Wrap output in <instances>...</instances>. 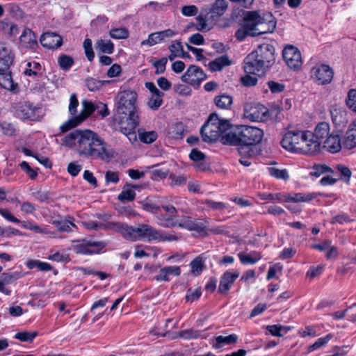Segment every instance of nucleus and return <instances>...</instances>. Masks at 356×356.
Instances as JSON below:
<instances>
[{
  "mask_svg": "<svg viewBox=\"0 0 356 356\" xmlns=\"http://www.w3.org/2000/svg\"><path fill=\"white\" fill-rule=\"evenodd\" d=\"M52 224L58 229V231L63 232H72V227L76 228V225L74 222V218L71 216H66L63 219L54 220Z\"/></svg>",
  "mask_w": 356,
  "mask_h": 356,
  "instance_id": "7c9ffc66",
  "label": "nucleus"
},
{
  "mask_svg": "<svg viewBox=\"0 0 356 356\" xmlns=\"http://www.w3.org/2000/svg\"><path fill=\"white\" fill-rule=\"evenodd\" d=\"M227 6L226 0H216L211 8L212 21H216V19L223 15L227 9Z\"/></svg>",
  "mask_w": 356,
  "mask_h": 356,
  "instance_id": "2f4dec72",
  "label": "nucleus"
},
{
  "mask_svg": "<svg viewBox=\"0 0 356 356\" xmlns=\"http://www.w3.org/2000/svg\"><path fill=\"white\" fill-rule=\"evenodd\" d=\"M346 105L350 110L356 113V89H350L348 91Z\"/></svg>",
  "mask_w": 356,
  "mask_h": 356,
  "instance_id": "5fc2aeb1",
  "label": "nucleus"
},
{
  "mask_svg": "<svg viewBox=\"0 0 356 356\" xmlns=\"http://www.w3.org/2000/svg\"><path fill=\"white\" fill-rule=\"evenodd\" d=\"M0 86L9 90H13L15 89L11 73L8 72V70L0 72Z\"/></svg>",
  "mask_w": 356,
  "mask_h": 356,
  "instance_id": "4c0bfd02",
  "label": "nucleus"
},
{
  "mask_svg": "<svg viewBox=\"0 0 356 356\" xmlns=\"http://www.w3.org/2000/svg\"><path fill=\"white\" fill-rule=\"evenodd\" d=\"M95 48L97 51L111 54L114 51V44L110 40H98L95 43Z\"/></svg>",
  "mask_w": 356,
  "mask_h": 356,
  "instance_id": "58836bf2",
  "label": "nucleus"
},
{
  "mask_svg": "<svg viewBox=\"0 0 356 356\" xmlns=\"http://www.w3.org/2000/svg\"><path fill=\"white\" fill-rule=\"evenodd\" d=\"M14 59L15 54L10 47L5 42H0V72L8 70Z\"/></svg>",
  "mask_w": 356,
  "mask_h": 356,
  "instance_id": "6ab92c4d",
  "label": "nucleus"
},
{
  "mask_svg": "<svg viewBox=\"0 0 356 356\" xmlns=\"http://www.w3.org/2000/svg\"><path fill=\"white\" fill-rule=\"evenodd\" d=\"M235 35L240 41L243 40L247 35L255 36L252 22L247 19V13L243 17V24L236 31Z\"/></svg>",
  "mask_w": 356,
  "mask_h": 356,
  "instance_id": "a878e982",
  "label": "nucleus"
},
{
  "mask_svg": "<svg viewBox=\"0 0 356 356\" xmlns=\"http://www.w3.org/2000/svg\"><path fill=\"white\" fill-rule=\"evenodd\" d=\"M275 49L269 44H262L249 54L244 61V70L248 74H263L275 62Z\"/></svg>",
  "mask_w": 356,
  "mask_h": 356,
  "instance_id": "7ed1b4c3",
  "label": "nucleus"
},
{
  "mask_svg": "<svg viewBox=\"0 0 356 356\" xmlns=\"http://www.w3.org/2000/svg\"><path fill=\"white\" fill-rule=\"evenodd\" d=\"M196 25L195 29L197 31H209L211 29V26L208 23V20L202 15H198L195 18Z\"/></svg>",
  "mask_w": 356,
  "mask_h": 356,
  "instance_id": "603ef678",
  "label": "nucleus"
},
{
  "mask_svg": "<svg viewBox=\"0 0 356 356\" xmlns=\"http://www.w3.org/2000/svg\"><path fill=\"white\" fill-rule=\"evenodd\" d=\"M180 336L185 339L204 338L203 331L195 330H185L181 332Z\"/></svg>",
  "mask_w": 356,
  "mask_h": 356,
  "instance_id": "09e8293b",
  "label": "nucleus"
},
{
  "mask_svg": "<svg viewBox=\"0 0 356 356\" xmlns=\"http://www.w3.org/2000/svg\"><path fill=\"white\" fill-rule=\"evenodd\" d=\"M308 135L309 133L307 131H289L284 135L281 145L284 149L290 152L312 154V152L308 149L309 147Z\"/></svg>",
  "mask_w": 356,
  "mask_h": 356,
  "instance_id": "39448f33",
  "label": "nucleus"
},
{
  "mask_svg": "<svg viewBox=\"0 0 356 356\" xmlns=\"http://www.w3.org/2000/svg\"><path fill=\"white\" fill-rule=\"evenodd\" d=\"M156 218L157 223L161 227H170L177 226V221L174 220V219L170 216L165 217L161 214L158 215Z\"/></svg>",
  "mask_w": 356,
  "mask_h": 356,
  "instance_id": "8fccbe9b",
  "label": "nucleus"
},
{
  "mask_svg": "<svg viewBox=\"0 0 356 356\" xmlns=\"http://www.w3.org/2000/svg\"><path fill=\"white\" fill-rule=\"evenodd\" d=\"M162 42L158 32L150 33L147 40H143L140 43L141 46L148 45L154 46Z\"/></svg>",
  "mask_w": 356,
  "mask_h": 356,
  "instance_id": "864d4df0",
  "label": "nucleus"
},
{
  "mask_svg": "<svg viewBox=\"0 0 356 356\" xmlns=\"http://www.w3.org/2000/svg\"><path fill=\"white\" fill-rule=\"evenodd\" d=\"M81 105L82 109L79 114L73 116L60 125V130L62 133L67 132L81 124L96 110V105L90 101L84 99L81 102Z\"/></svg>",
  "mask_w": 356,
  "mask_h": 356,
  "instance_id": "9d476101",
  "label": "nucleus"
},
{
  "mask_svg": "<svg viewBox=\"0 0 356 356\" xmlns=\"http://www.w3.org/2000/svg\"><path fill=\"white\" fill-rule=\"evenodd\" d=\"M204 261L200 256L197 257L190 263V266L191 268V273L194 276H198L201 274L204 267Z\"/></svg>",
  "mask_w": 356,
  "mask_h": 356,
  "instance_id": "c03bdc74",
  "label": "nucleus"
},
{
  "mask_svg": "<svg viewBox=\"0 0 356 356\" xmlns=\"http://www.w3.org/2000/svg\"><path fill=\"white\" fill-rule=\"evenodd\" d=\"M21 277V273L17 271L2 273L0 276V292L6 296H10L12 291L9 288H6V285L12 284Z\"/></svg>",
  "mask_w": 356,
  "mask_h": 356,
  "instance_id": "4be33fe9",
  "label": "nucleus"
},
{
  "mask_svg": "<svg viewBox=\"0 0 356 356\" xmlns=\"http://www.w3.org/2000/svg\"><path fill=\"white\" fill-rule=\"evenodd\" d=\"M343 145L347 149H352L356 147V119L350 124Z\"/></svg>",
  "mask_w": 356,
  "mask_h": 356,
  "instance_id": "72a5a7b5",
  "label": "nucleus"
},
{
  "mask_svg": "<svg viewBox=\"0 0 356 356\" xmlns=\"http://www.w3.org/2000/svg\"><path fill=\"white\" fill-rule=\"evenodd\" d=\"M122 72V67L120 65L113 64L107 71L106 75L109 78L118 76Z\"/></svg>",
  "mask_w": 356,
  "mask_h": 356,
  "instance_id": "69168bd1",
  "label": "nucleus"
},
{
  "mask_svg": "<svg viewBox=\"0 0 356 356\" xmlns=\"http://www.w3.org/2000/svg\"><path fill=\"white\" fill-rule=\"evenodd\" d=\"M311 79L318 85L329 84L333 79L332 69L325 64H316L310 70Z\"/></svg>",
  "mask_w": 356,
  "mask_h": 356,
  "instance_id": "f8f14e48",
  "label": "nucleus"
},
{
  "mask_svg": "<svg viewBox=\"0 0 356 356\" xmlns=\"http://www.w3.org/2000/svg\"><path fill=\"white\" fill-rule=\"evenodd\" d=\"M238 336L236 334H232L229 336H217L211 339V344L215 349L222 348L225 345L234 344L238 341Z\"/></svg>",
  "mask_w": 356,
  "mask_h": 356,
  "instance_id": "bb28decb",
  "label": "nucleus"
},
{
  "mask_svg": "<svg viewBox=\"0 0 356 356\" xmlns=\"http://www.w3.org/2000/svg\"><path fill=\"white\" fill-rule=\"evenodd\" d=\"M19 41L22 46L26 49H35L38 46L36 36L29 29L24 30L20 35Z\"/></svg>",
  "mask_w": 356,
  "mask_h": 356,
  "instance_id": "cd10ccee",
  "label": "nucleus"
},
{
  "mask_svg": "<svg viewBox=\"0 0 356 356\" xmlns=\"http://www.w3.org/2000/svg\"><path fill=\"white\" fill-rule=\"evenodd\" d=\"M223 144L231 145H243L241 136V127H238L235 131H227L221 138Z\"/></svg>",
  "mask_w": 356,
  "mask_h": 356,
  "instance_id": "393cba45",
  "label": "nucleus"
},
{
  "mask_svg": "<svg viewBox=\"0 0 356 356\" xmlns=\"http://www.w3.org/2000/svg\"><path fill=\"white\" fill-rule=\"evenodd\" d=\"M314 196L310 193H293L284 194V202H305L312 200Z\"/></svg>",
  "mask_w": 356,
  "mask_h": 356,
  "instance_id": "473e14b6",
  "label": "nucleus"
},
{
  "mask_svg": "<svg viewBox=\"0 0 356 356\" xmlns=\"http://www.w3.org/2000/svg\"><path fill=\"white\" fill-rule=\"evenodd\" d=\"M238 257L243 265H254L262 258V255L258 251L240 252L238 253Z\"/></svg>",
  "mask_w": 356,
  "mask_h": 356,
  "instance_id": "c756f323",
  "label": "nucleus"
},
{
  "mask_svg": "<svg viewBox=\"0 0 356 356\" xmlns=\"http://www.w3.org/2000/svg\"><path fill=\"white\" fill-rule=\"evenodd\" d=\"M229 128L228 120L220 119L216 113H212L200 129L201 137L204 142H214L222 138Z\"/></svg>",
  "mask_w": 356,
  "mask_h": 356,
  "instance_id": "423d86ee",
  "label": "nucleus"
},
{
  "mask_svg": "<svg viewBox=\"0 0 356 356\" xmlns=\"http://www.w3.org/2000/svg\"><path fill=\"white\" fill-rule=\"evenodd\" d=\"M283 58L287 65L293 70H297L302 65V61L299 49L293 46H286L282 52Z\"/></svg>",
  "mask_w": 356,
  "mask_h": 356,
  "instance_id": "2eb2a0df",
  "label": "nucleus"
},
{
  "mask_svg": "<svg viewBox=\"0 0 356 356\" xmlns=\"http://www.w3.org/2000/svg\"><path fill=\"white\" fill-rule=\"evenodd\" d=\"M243 116L252 122L265 121L269 118L268 109L257 102H248L244 106Z\"/></svg>",
  "mask_w": 356,
  "mask_h": 356,
  "instance_id": "9b49d317",
  "label": "nucleus"
},
{
  "mask_svg": "<svg viewBox=\"0 0 356 356\" xmlns=\"http://www.w3.org/2000/svg\"><path fill=\"white\" fill-rule=\"evenodd\" d=\"M145 86L150 92L147 103L148 108L153 111L158 110L163 104V92L160 91L153 82H146Z\"/></svg>",
  "mask_w": 356,
  "mask_h": 356,
  "instance_id": "f3484780",
  "label": "nucleus"
},
{
  "mask_svg": "<svg viewBox=\"0 0 356 356\" xmlns=\"http://www.w3.org/2000/svg\"><path fill=\"white\" fill-rule=\"evenodd\" d=\"M240 273L238 270H226L221 276L218 291L221 293H227L232 288L236 280L239 277Z\"/></svg>",
  "mask_w": 356,
  "mask_h": 356,
  "instance_id": "aec40b11",
  "label": "nucleus"
},
{
  "mask_svg": "<svg viewBox=\"0 0 356 356\" xmlns=\"http://www.w3.org/2000/svg\"><path fill=\"white\" fill-rule=\"evenodd\" d=\"M137 93L131 90L120 91L116 97V115L121 131L131 140L136 139L134 129L139 124Z\"/></svg>",
  "mask_w": 356,
  "mask_h": 356,
  "instance_id": "f257e3e1",
  "label": "nucleus"
},
{
  "mask_svg": "<svg viewBox=\"0 0 356 356\" xmlns=\"http://www.w3.org/2000/svg\"><path fill=\"white\" fill-rule=\"evenodd\" d=\"M231 60L227 56H221L216 58L209 63V68L213 72L220 71L223 67L230 65Z\"/></svg>",
  "mask_w": 356,
  "mask_h": 356,
  "instance_id": "e433bc0d",
  "label": "nucleus"
},
{
  "mask_svg": "<svg viewBox=\"0 0 356 356\" xmlns=\"http://www.w3.org/2000/svg\"><path fill=\"white\" fill-rule=\"evenodd\" d=\"M216 105L222 109H228L232 104V97L229 95H222L217 96L214 99Z\"/></svg>",
  "mask_w": 356,
  "mask_h": 356,
  "instance_id": "79ce46f5",
  "label": "nucleus"
},
{
  "mask_svg": "<svg viewBox=\"0 0 356 356\" xmlns=\"http://www.w3.org/2000/svg\"><path fill=\"white\" fill-rule=\"evenodd\" d=\"M90 129H76L61 137V144L80 156H86L89 142L93 140Z\"/></svg>",
  "mask_w": 356,
  "mask_h": 356,
  "instance_id": "20e7f679",
  "label": "nucleus"
},
{
  "mask_svg": "<svg viewBox=\"0 0 356 356\" xmlns=\"http://www.w3.org/2000/svg\"><path fill=\"white\" fill-rule=\"evenodd\" d=\"M109 228L120 233L125 238L131 241L142 240L146 242L175 241L179 237L173 233H164L147 225L140 224L136 227L122 222H111Z\"/></svg>",
  "mask_w": 356,
  "mask_h": 356,
  "instance_id": "f03ea898",
  "label": "nucleus"
},
{
  "mask_svg": "<svg viewBox=\"0 0 356 356\" xmlns=\"http://www.w3.org/2000/svg\"><path fill=\"white\" fill-rule=\"evenodd\" d=\"M330 131V124L326 122H319L313 132L307 131L309 133V135H308L309 142L308 149L312 152V154L321 151L323 142L331 134Z\"/></svg>",
  "mask_w": 356,
  "mask_h": 356,
  "instance_id": "1a4fd4ad",
  "label": "nucleus"
},
{
  "mask_svg": "<svg viewBox=\"0 0 356 356\" xmlns=\"http://www.w3.org/2000/svg\"><path fill=\"white\" fill-rule=\"evenodd\" d=\"M102 242L90 240H76L72 241V248L76 254H99L104 248Z\"/></svg>",
  "mask_w": 356,
  "mask_h": 356,
  "instance_id": "ddd939ff",
  "label": "nucleus"
},
{
  "mask_svg": "<svg viewBox=\"0 0 356 356\" xmlns=\"http://www.w3.org/2000/svg\"><path fill=\"white\" fill-rule=\"evenodd\" d=\"M92 137L93 140L89 142L86 156L99 159L105 162L110 161L114 157L113 150L96 132L92 131Z\"/></svg>",
  "mask_w": 356,
  "mask_h": 356,
  "instance_id": "6e6552de",
  "label": "nucleus"
},
{
  "mask_svg": "<svg viewBox=\"0 0 356 356\" xmlns=\"http://www.w3.org/2000/svg\"><path fill=\"white\" fill-rule=\"evenodd\" d=\"M176 227L184 228L189 231H196L197 232H200L204 229V224L201 221L188 216L184 217L179 222H177Z\"/></svg>",
  "mask_w": 356,
  "mask_h": 356,
  "instance_id": "5701e85b",
  "label": "nucleus"
},
{
  "mask_svg": "<svg viewBox=\"0 0 356 356\" xmlns=\"http://www.w3.org/2000/svg\"><path fill=\"white\" fill-rule=\"evenodd\" d=\"M78 106L79 101L76 94H72L70 97V104L68 106V111L70 115L75 116Z\"/></svg>",
  "mask_w": 356,
  "mask_h": 356,
  "instance_id": "680f3d73",
  "label": "nucleus"
},
{
  "mask_svg": "<svg viewBox=\"0 0 356 356\" xmlns=\"http://www.w3.org/2000/svg\"><path fill=\"white\" fill-rule=\"evenodd\" d=\"M40 108L29 102L21 103L17 106V115L23 120H37L40 117Z\"/></svg>",
  "mask_w": 356,
  "mask_h": 356,
  "instance_id": "a211bd4d",
  "label": "nucleus"
},
{
  "mask_svg": "<svg viewBox=\"0 0 356 356\" xmlns=\"http://www.w3.org/2000/svg\"><path fill=\"white\" fill-rule=\"evenodd\" d=\"M180 274L181 269L179 266H169L161 268L155 279L157 281H168L170 275L179 276Z\"/></svg>",
  "mask_w": 356,
  "mask_h": 356,
  "instance_id": "c85d7f7f",
  "label": "nucleus"
},
{
  "mask_svg": "<svg viewBox=\"0 0 356 356\" xmlns=\"http://www.w3.org/2000/svg\"><path fill=\"white\" fill-rule=\"evenodd\" d=\"M136 186L131 184H125L122 188V192L118 195V199L121 202L133 201L136 197L134 188Z\"/></svg>",
  "mask_w": 356,
  "mask_h": 356,
  "instance_id": "f704fd0d",
  "label": "nucleus"
},
{
  "mask_svg": "<svg viewBox=\"0 0 356 356\" xmlns=\"http://www.w3.org/2000/svg\"><path fill=\"white\" fill-rule=\"evenodd\" d=\"M337 169L340 172L341 179L345 181H348L352 175L350 170L343 165H338Z\"/></svg>",
  "mask_w": 356,
  "mask_h": 356,
  "instance_id": "e2e57ef3",
  "label": "nucleus"
},
{
  "mask_svg": "<svg viewBox=\"0 0 356 356\" xmlns=\"http://www.w3.org/2000/svg\"><path fill=\"white\" fill-rule=\"evenodd\" d=\"M341 140L339 134L331 133L321 145V149L332 154L337 153L341 149Z\"/></svg>",
  "mask_w": 356,
  "mask_h": 356,
  "instance_id": "412c9836",
  "label": "nucleus"
},
{
  "mask_svg": "<svg viewBox=\"0 0 356 356\" xmlns=\"http://www.w3.org/2000/svg\"><path fill=\"white\" fill-rule=\"evenodd\" d=\"M109 35L113 39H126L129 36V32L125 28H118L111 29Z\"/></svg>",
  "mask_w": 356,
  "mask_h": 356,
  "instance_id": "3c124183",
  "label": "nucleus"
},
{
  "mask_svg": "<svg viewBox=\"0 0 356 356\" xmlns=\"http://www.w3.org/2000/svg\"><path fill=\"white\" fill-rule=\"evenodd\" d=\"M40 43L47 49H55L61 46L62 38L56 33L48 32L42 35Z\"/></svg>",
  "mask_w": 356,
  "mask_h": 356,
  "instance_id": "b1692460",
  "label": "nucleus"
},
{
  "mask_svg": "<svg viewBox=\"0 0 356 356\" xmlns=\"http://www.w3.org/2000/svg\"><path fill=\"white\" fill-rule=\"evenodd\" d=\"M108 83H109V81H99L90 78L86 80V86L89 90L95 91L99 90Z\"/></svg>",
  "mask_w": 356,
  "mask_h": 356,
  "instance_id": "de8ad7c7",
  "label": "nucleus"
},
{
  "mask_svg": "<svg viewBox=\"0 0 356 356\" xmlns=\"http://www.w3.org/2000/svg\"><path fill=\"white\" fill-rule=\"evenodd\" d=\"M171 185L173 186H183L187 181V177L184 175H176L175 174H170L169 176Z\"/></svg>",
  "mask_w": 356,
  "mask_h": 356,
  "instance_id": "bf43d9fd",
  "label": "nucleus"
},
{
  "mask_svg": "<svg viewBox=\"0 0 356 356\" xmlns=\"http://www.w3.org/2000/svg\"><path fill=\"white\" fill-rule=\"evenodd\" d=\"M170 54L168 56L170 60H173L176 57H179L182 54L183 47L181 42L174 41L168 47Z\"/></svg>",
  "mask_w": 356,
  "mask_h": 356,
  "instance_id": "a18cd8bd",
  "label": "nucleus"
},
{
  "mask_svg": "<svg viewBox=\"0 0 356 356\" xmlns=\"http://www.w3.org/2000/svg\"><path fill=\"white\" fill-rule=\"evenodd\" d=\"M257 195L262 200H268L271 202L284 203V193H259Z\"/></svg>",
  "mask_w": 356,
  "mask_h": 356,
  "instance_id": "a19ab883",
  "label": "nucleus"
},
{
  "mask_svg": "<svg viewBox=\"0 0 356 356\" xmlns=\"http://www.w3.org/2000/svg\"><path fill=\"white\" fill-rule=\"evenodd\" d=\"M0 127L6 136H12L16 134L15 126L10 122H3L0 123Z\"/></svg>",
  "mask_w": 356,
  "mask_h": 356,
  "instance_id": "6e6d98bb",
  "label": "nucleus"
},
{
  "mask_svg": "<svg viewBox=\"0 0 356 356\" xmlns=\"http://www.w3.org/2000/svg\"><path fill=\"white\" fill-rule=\"evenodd\" d=\"M58 62L60 68L64 70H68L74 63L73 59L67 55L60 56L58 58Z\"/></svg>",
  "mask_w": 356,
  "mask_h": 356,
  "instance_id": "4d7b16f0",
  "label": "nucleus"
},
{
  "mask_svg": "<svg viewBox=\"0 0 356 356\" xmlns=\"http://www.w3.org/2000/svg\"><path fill=\"white\" fill-rule=\"evenodd\" d=\"M36 337L35 332H18L15 335V338L21 341H26L31 342Z\"/></svg>",
  "mask_w": 356,
  "mask_h": 356,
  "instance_id": "13d9d810",
  "label": "nucleus"
},
{
  "mask_svg": "<svg viewBox=\"0 0 356 356\" xmlns=\"http://www.w3.org/2000/svg\"><path fill=\"white\" fill-rule=\"evenodd\" d=\"M202 295L200 289H195L194 290L188 289L186 295V299L188 301L193 302L197 300Z\"/></svg>",
  "mask_w": 356,
  "mask_h": 356,
  "instance_id": "774afa93",
  "label": "nucleus"
},
{
  "mask_svg": "<svg viewBox=\"0 0 356 356\" xmlns=\"http://www.w3.org/2000/svg\"><path fill=\"white\" fill-rule=\"evenodd\" d=\"M181 13L186 17L195 16L198 13V8L195 5L184 6L181 8Z\"/></svg>",
  "mask_w": 356,
  "mask_h": 356,
  "instance_id": "052dcab7",
  "label": "nucleus"
},
{
  "mask_svg": "<svg viewBox=\"0 0 356 356\" xmlns=\"http://www.w3.org/2000/svg\"><path fill=\"white\" fill-rule=\"evenodd\" d=\"M240 127L243 145H253L262 140L264 136L262 129L246 125H242Z\"/></svg>",
  "mask_w": 356,
  "mask_h": 356,
  "instance_id": "4468645a",
  "label": "nucleus"
},
{
  "mask_svg": "<svg viewBox=\"0 0 356 356\" xmlns=\"http://www.w3.org/2000/svg\"><path fill=\"white\" fill-rule=\"evenodd\" d=\"M247 19L252 22L255 36L272 33L276 29L277 21L270 13L261 15L258 11H248Z\"/></svg>",
  "mask_w": 356,
  "mask_h": 356,
  "instance_id": "0eeeda50",
  "label": "nucleus"
},
{
  "mask_svg": "<svg viewBox=\"0 0 356 356\" xmlns=\"http://www.w3.org/2000/svg\"><path fill=\"white\" fill-rule=\"evenodd\" d=\"M269 174L277 179H282L284 181H287L289 179V175L286 169H280L275 167H269L268 168Z\"/></svg>",
  "mask_w": 356,
  "mask_h": 356,
  "instance_id": "37998d69",
  "label": "nucleus"
},
{
  "mask_svg": "<svg viewBox=\"0 0 356 356\" xmlns=\"http://www.w3.org/2000/svg\"><path fill=\"white\" fill-rule=\"evenodd\" d=\"M167 62L168 58L163 57L154 63L153 65L156 68L155 73L156 74L164 72V71L165 70V65L167 64Z\"/></svg>",
  "mask_w": 356,
  "mask_h": 356,
  "instance_id": "0e129e2a",
  "label": "nucleus"
},
{
  "mask_svg": "<svg viewBox=\"0 0 356 356\" xmlns=\"http://www.w3.org/2000/svg\"><path fill=\"white\" fill-rule=\"evenodd\" d=\"M334 337L332 334H327L323 337L318 338L313 344L307 348L308 352L311 353L327 346L328 342Z\"/></svg>",
  "mask_w": 356,
  "mask_h": 356,
  "instance_id": "ea45409f",
  "label": "nucleus"
},
{
  "mask_svg": "<svg viewBox=\"0 0 356 356\" xmlns=\"http://www.w3.org/2000/svg\"><path fill=\"white\" fill-rule=\"evenodd\" d=\"M207 76L203 70L196 65H191L181 76L183 81L195 87H198L200 83L205 80Z\"/></svg>",
  "mask_w": 356,
  "mask_h": 356,
  "instance_id": "dca6fc26",
  "label": "nucleus"
},
{
  "mask_svg": "<svg viewBox=\"0 0 356 356\" xmlns=\"http://www.w3.org/2000/svg\"><path fill=\"white\" fill-rule=\"evenodd\" d=\"M175 91L181 96H188L191 94V89L185 84H177L175 86Z\"/></svg>",
  "mask_w": 356,
  "mask_h": 356,
  "instance_id": "338daca9",
  "label": "nucleus"
},
{
  "mask_svg": "<svg viewBox=\"0 0 356 356\" xmlns=\"http://www.w3.org/2000/svg\"><path fill=\"white\" fill-rule=\"evenodd\" d=\"M42 67L40 64L35 61H29L25 63L24 74L31 77H36L41 73Z\"/></svg>",
  "mask_w": 356,
  "mask_h": 356,
  "instance_id": "c9c22d12",
  "label": "nucleus"
},
{
  "mask_svg": "<svg viewBox=\"0 0 356 356\" xmlns=\"http://www.w3.org/2000/svg\"><path fill=\"white\" fill-rule=\"evenodd\" d=\"M158 138V134L155 131H142L139 133L140 140L147 144L154 142Z\"/></svg>",
  "mask_w": 356,
  "mask_h": 356,
  "instance_id": "49530a36",
  "label": "nucleus"
}]
</instances>
